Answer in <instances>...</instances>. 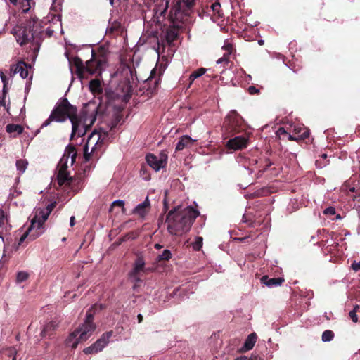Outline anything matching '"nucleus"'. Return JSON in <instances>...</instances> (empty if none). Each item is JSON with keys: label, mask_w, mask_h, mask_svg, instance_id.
<instances>
[{"label": "nucleus", "mask_w": 360, "mask_h": 360, "mask_svg": "<svg viewBox=\"0 0 360 360\" xmlns=\"http://www.w3.org/2000/svg\"><path fill=\"white\" fill-rule=\"evenodd\" d=\"M105 108L102 101L93 110L89 117L86 110H82L78 115V110L75 105H72L65 97L61 98L56 104L49 118L41 124V128L49 125L52 122H64L69 119L72 123V133L70 140L77 137H82L91 129L98 116L104 114Z\"/></svg>", "instance_id": "obj_1"}, {"label": "nucleus", "mask_w": 360, "mask_h": 360, "mask_svg": "<svg viewBox=\"0 0 360 360\" xmlns=\"http://www.w3.org/2000/svg\"><path fill=\"white\" fill-rule=\"evenodd\" d=\"M200 212L191 206L179 210L174 208L170 210L167 217V230L172 235L180 236L188 232Z\"/></svg>", "instance_id": "obj_2"}, {"label": "nucleus", "mask_w": 360, "mask_h": 360, "mask_svg": "<svg viewBox=\"0 0 360 360\" xmlns=\"http://www.w3.org/2000/svg\"><path fill=\"white\" fill-rule=\"evenodd\" d=\"M72 72L75 73L80 79H87L89 76H101L102 71L107 65V58L103 54L96 53L91 50V58L84 65L82 60L78 56L69 59Z\"/></svg>", "instance_id": "obj_3"}, {"label": "nucleus", "mask_w": 360, "mask_h": 360, "mask_svg": "<svg viewBox=\"0 0 360 360\" xmlns=\"http://www.w3.org/2000/svg\"><path fill=\"white\" fill-rule=\"evenodd\" d=\"M177 8V4H175L170 11V18L172 25L167 28L165 34L166 39L169 43H172L177 39L179 30L184 28L190 15L192 13L191 9L187 10L186 8Z\"/></svg>", "instance_id": "obj_4"}, {"label": "nucleus", "mask_w": 360, "mask_h": 360, "mask_svg": "<svg viewBox=\"0 0 360 360\" xmlns=\"http://www.w3.org/2000/svg\"><path fill=\"white\" fill-rule=\"evenodd\" d=\"M96 305L92 306L88 309L86 314V319L81 326L75 329L67 340V345L76 338V340L72 344L71 347L75 349L79 342L86 341L96 329V324L94 323V309Z\"/></svg>", "instance_id": "obj_5"}, {"label": "nucleus", "mask_w": 360, "mask_h": 360, "mask_svg": "<svg viewBox=\"0 0 360 360\" xmlns=\"http://www.w3.org/2000/svg\"><path fill=\"white\" fill-rule=\"evenodd\" d=\"M70 157L71 158L72 164H73L76 161L77 152L75 147L72 144H69L66 147L65 153L58 165V171L57 174V180L60 186L65 184L68 186H71L72 184L73 179L70 176L69 173L67 171L68 162Z\"/></svg>", "instance_id": "obj_6"}, {"label": "nucleus", "mask_w": 360, "mask_h": 360, "mask_svg": "<svg viewBox=\"0 0 360 360\" xmlns=\"http://www.w3.org/2000/svg\"><path fill=\"white\" fill-rule=\"evenodd\" d=\"M41 28L36 21L30 20L18 30V42L20 46L27 43L38 45L41 37Z\"/></svg>", "instance_id": "obj_7"}, {"label": "nucleus", "mask_w": 360, "mask_h": 360, "mask_svg": "<svg viewBox=\"0 0 360 360\" xmlns=\"http://www.w3.org/2000/svg\"><path fill=\"white\" fill-rule=\"evenodd\" d=\"M222 128L226 138H229L244 132L245 127L242 117L236 110H232L225 117Z\"/></svg>", "instance_id": "obj_8"}, {"label": "nucleus", "mask_w": 360, "mask_h": 360, "mask_svg": "<svg viewBox=\"0 0 360 360\" xmlns=\"http://www.w3.org/2000/svg\"><path fill=\"white\" fill-rule=\"evenodd\" d=\"M101 133L93 132L89 137L86 145L84 147V162H88L91 156V154H94L96 150L103 143L105 138L108 135V131H103Z\"/></svg>", "instance_id": "obj_9"}, {"label": "nucleus", "mask_w": 360, "mask_h": 360, "mask_svg": "<svg viewBox=\"0 0 360 360\" xmlns=\"http://www.w3.org/2000/svg\"><path fill=\"white\" fill-rule=\"evenodd\" d=\"M146 160L150 167L158 172L160 169L166 167L167 163V155L161 153L158 157L153 153H148L146 156Z\"/></svg>", "instance_id": "obj_10"}, {"label": "nucleus", "mask_w": 360, "mask_h": 360, "mask_svg": "<svg viewBox=\"0 0 360 360\" xmlns=\"http://www.w3.org/2000/svg\"><path fill=\"white\" fill-rule=\"evenodd\" d=\"M248 139L247 134L242 132L241 134L230 139L226 143V147L234 150H242L248 146Z\"/></svg>", "instance_id": "obj_11"}, {"label": "nucleus", "mask_w": 360, "mask_h": 360, "mask_svg": "<svg viewBox=\"0 0 360 360\" xmlns=\"http://www.w3.org/2000/svg\"><path fill=\"white\" fill-rule=\"evenodd\" d=\"M35 224L36 220L32 219L31 224L27 231L22 234V236L20 238L18 241V245H20L24 240L28 238L30 240H34L38 237H39L42 233L43 231H36L35 230Z\"/></svg>", "instance_id": "obj_12"}, {"label": "nucleus", "mask_w": 360, "mask_h": 360, "mask_svg": "<svg viewBox=\"0 0 360 360\" xmlns=\"http://www.w3.org/2000/svg\"><path fill=\"white\" fill-rule=\"evenodd\" d=\"M156 76L157 70L156 69H153L150 72L149 78L144 83V88H146V90L148 91H149L151 94L154 93L159 86L160 76L159 75L158 78Z\"/></svg>", "instance_id": "obj_13"}, {"label": "nucleus", "mask_w": 360, "mask_h": 360, "mask_svg": "<svg viewBox=\"0 0 360 360\" xmlns=\"http://www.w3.org/2000/svg\"><path fill=\"white\" fill-rule=\"evenodd\" d=\"M29 68H31L30 65L20 60L13 65L11 69L14 73H19L22 78L25 79L29 75Z\"/></svg>", "instance_id": "obj_14"}, {"label": "nucleus", "mask_w": 360, "mask_h": 360, "mask_svg": "<svg viewBox=\"0 0 360 360\" xmlns=\"http://www.w3.org/2000/svg\"><path fill=\"white\" fill-rule=\"evenodd\" d=\"M49 214L44 210H39L36 212V214L32 219L36 220L35 230L44 231V224L48 219Z\"/></svg>", "instance_id": "obj_15"}, {"label": "nucleus", "mask_w": 360, "mask_h": 360, "mask_svg": "<svg viewBox=\"0 0 360 360\" xmlns=\"http://www.w3.org/2000/svg\"><path fill=\"white\" fill-rule=\"evenodd\" d=\"M150 203L148 197H146L145 200L137 205L133 210V213L139 215L141 218H144L149 211Z\"/></svg>", "instance_id": "obj_16"}, {"label": "nucleus", "mask_w": 360, "mask_h": 360, "mask_svg": "<svg viewBox=\"0 0 360 360\" xmlns=\"http://www.w3.org/2000/svg\"><path fill=\"white\" fill-rule=\"evenodd\" d=\"M112 334V330L105 332L94 343L96 347V352H101L108 345Z\"/></svg>", "instance_id": "obj_17"}, {"label": "nucleus", "mask_w": 360, "mask_h": 360, "mask_svg": "<svg viewBox=\"0 0 360 360\" xmlns=\"http://www.w3.org/2000/svg\"><path fill=\"white\" fill-rule=\"evenodd\" d=\"M58 327V322L57 321H51L44 326L41 335L42 337H50L55 333Z\"/></svg>", "instance_id": "obj_18"}, {"label": "nucleus", "mask_w": 360, "mask_h": 360, "mask_svg": "<svg viewBox=\"0 0 360 360\" xmlns=\"http://www.w3.org/2000/svg\"><path fill=\"white\" fill-rule=\"evenodd\" d=\"M195 140H193L188 135L182 136L176 146V150L180 151L185 148L191 147Z\"/></svg>", "instance_id": "obj_19"}, {"label": "nucleus", "mask_w": 360, "mask_h": 360, "mask_svg": "<svg viewBox=\"0 0 360 360\" xmlns=\"http://www.w3.org/2000/svg\"><path fill=\"white\" fill-rule=\"evenodd\" d=\"M285 281L283 278H269L268 276H263L261 278V282L268 287H274L281 285Z\"/></svg>", "instance_id": "obj_20"}, {"label": "nucleus", "mask_w": 360, "mask_h": 360, "mask_svg": "<svg viewBox=\"0 0 360 360\" xmlns=\"http://www.w3.org/2000/svg\"><path fill=\"white\" fill-rule=\"evenodd\" d=\"M145 261L142 255H138L133 265V268L131 271L133 274H140L141 272L145 271Z\"/></svg>", "instance_id": "obj_21"}, {"label": "nucleus", "mask_w": 360, "mask_h": 360, "mask_svg": "<svg viewBox=\"0 0 360 360\" xmlns=\"http://www.w3.org/2000/svg\"><path fill=\"white\" fill-rule=\"evenodd\" d=\"M89 89L94 94L100 95L103 93L101 83L98 79H94L90 81Z\"/></svg>", "instance_id": "obj_22"}, {"label": "nucleus", "mask_w": 360, "mask_h": 360, "mask_svg": "<svg viewBox=\"0 0 360 360\" xmlns=\"http://www.w3.org/2000/svg\"><path fill=\"white\" fill-rule=\"evenodd\" d=\"M257 340V335L255 333L250 334L248 338L245 340L243 349L244 351H248L253 348Z\"/></svg>", "instance_id": "obj_23"}, {"label": "nucleus", "mask_w": 360, "mask_h": 360, "mask_svg": "<svg viewBox=\"0 0 360 360\" xmlns=\"http://www.w3.org/2000/svg\"><path fill=\"white\" fill-rule=\"evenodd\" d=\"M23 127L20 124H8L6 127V132L9 134H15L13 135V137H15L17 135L21 134L23 132Z\"/></svg>", "instance_id": "obj_24"}, {"label": "nucleus", "mask_w": 360, "mask_h": 360, "mask_svg": "<svg viewBox=\"0 0 360 360\" xmlns=\"http://www.w3.org/2000/svg\"><path fill=\"white\" fill-rule=\"evenodd\" d=\"M176 4H177L178 9L186 8L187 10L191 9V12H193V9L195 5V0H177Z\"/></svg>", "instance_id": "obj_25"}, {"label": "nucleus", "mask_w": 360, "mask_h": 360, "mask_svg": "<svg viewBox=\"0 0 360 360\" xmlns=\"http://www.w3.org/2000/svg\"><path fill=\"white\" fill-rule=\"evenodd\" d=\"M302 130H303V132L302 133V134L297 135L295 134V132H294L293 134H289L288 139L290 141H303V140L306 139L307 138H308L309 136V134H310L309 129H303Z\"/></svg>", "instance_id": "obj_26"}, {"label": "nucleus", "mask_w": 360, "mask_h": 360, "mask_svg": "<svg viewBox=\"0 0 360 360\" xmlns=\"http://www.w3.org/2000/svg\"><path fill=\"white\" fill-rule=\"evenodd\" d=\"M224 49L227 51V53H225L223 57H221L217 60V64H221V63H224L227 64L229 61V56L231 53L232 49H233L232 45L229 44L227 45H225V46H224Z\"/></svg>", "instance_id": "obj_27"}, {"label": "nucleus", "mask_w": 360, "mask_h": 360, "mask_svg": "<svg viewBox=\"0 0 360 360\" xmlns=\"http://www.w3.org/2000/svg\"><path fill=\"white\" fill-rule=\"evenodd\" d=\"M207 72V69L205 68H200L193 71L189 76L190 85L194 82L195 79L201 77Z\"/></svg>", "instance_id": "obj_28"}, {"label": "nucleus", "mask_w": 360, "mask_h": 360, "mask_svg": "<svg viewBox=\"0 0 360 360\" xmlns=\"http://www.w3.org/2000/svg\"><path fill=\"white\" fill-rule=\"evenodd\" d=\"M129 278L132 280V281L134 283L133 285V289L136 290V288L139 286V283L142 282V280L140 277V274H133V271H130L129 273Z\"/></svg>", "instance_id": "obj_29"}, {"label": "nucleus", "mask_w": 360, "mask_h": 360, "mask_svg": "<svg viewBox=\"0 0 360 360\" xmlns=\"http://www.w3.org/2000/svg\"><path fill=\"white\" fill-rule=\"evenodd\" d=\"M211 8L214 15H217L218 18L222 17V13L221 11V4L219 1H215L211 5Z\"/></svg>", "instance_id": "obj_30"}, {"label": "nucleus", "mask_w": 360, "mask_h": 360, "mask_svg": "<svg viewBox=\"0 0 360 360\" xmlns=\"http://www.w3.org/2000/svg\"><path fill=\"white\" fill-rule=\"evenodd\" d=\"M28 162L26 160L20 159L16 161V167L18 171L23 173L27 169Z\"/></svg>", "instance_id": "obj_31"}, {"label": "nucleus", "mask_w": 360, "mask_h": 360, "mask_svg": "<svg viewBox=\"0 0 360 360\" xmlns=\"http://www.w3.org/2000/svg\"><path fill=\"white\" fill-rule=\"evenodd\" d=\"M334 338V333L330 330H326L322 333L321 339L323 342L331 341Z\"/></svg>", "instance_id": "obj_32"}, {"label": "nucleus", "mask_w": 360, "mask_h": 360, "mask_svg": "<svg viewBox=\"0 0 360 360\" xmlns=\"http://www.w3.org/2000/svg\"><path fill=\"white\" fill-rule=\"evenodd\" d=\"M8 93V89H6V85H3L2 90H0V106H6V97Z\"/></svg>", "instance_id": "obj_33"}, {"label": "nucleus", "mask_w": 360, "mask_h": 360, "mask_svg": "<svg viewBox=\"0 0 360 360\" xmlns=\"http://www.w3.org/2000/svg\"><path fill=\"white\" fill-rule=\"evenodd\" d=\"M29 278V274L26 271H19L17 274L16 282L18 283L25 281Z\"/></svg>", "instance_id": "obj_34"}, {"label": "nucleus", "mask_w": 360, "mask_h": 360, "mask_svg": "<svg viewBox=\"0 0 360 360\" xmlns=\"http://www.w3.org/2000/svg\"><path fill=\"white\" fill-rule=\"evenodd\" d=\"M172 257V253L169 250H165L161 255H158L159 261H168Z\"/></svg>", "instance_id": "obj_35"}, {"label": "nucleus", "mask_w": 360, "mask_h": 360, "mask_svg": "<svg viewBox=\"0 0 360 360\" xmlns=\"http://www.w3.org/2000/svg\"><path fill=\"white\" fill-rule=\"evenodd\" d=\"M202 238L197 237L194 243H193V248L195 251H199L202 246Z\"/></svg>", "instance_id": "obj_36"}, {"label": "nucleus", "mask_w": 360, "mask_h": 360, "mask_svg": "<svg viewBox=\"0 0 360 360\" xmlns=\"http://www.w3.org/2000/svg\"><path fill=\"white\" fill-rule=\"evenodd\" d=\"M359 307L358 305L355 306L353 310H352L349 313V316L350 319L352 320L353 322L356 323L359 321L358 316L356 314L357 311L359 310Z\"/></svg>", "instance_id": "obj_37"}, {"label": "nucleus", "mask_w": 360, "mask_h": 360, "mask_svg": "<svg viewBox=\"0 0 360 360\" xmlns=\"http://www.w3.org/2000/svg\"><path fill=\"white\" fill-rule=\"evenodd\" d=\"M115 206H117V207H120L122 208V210L123 212H124V202L123 200H115L114 201L112 205H111V207H110V211L111 210L115 207Z\"/></svg>", "instance_id": "obj_38"}, {"label": "nucleus", "mask_w": 360, "mask_h": 360, "mask_svg": "<svg viewBox=\"0 0 360 360\" xmlns=\"http://www.w3.org/2000/svg\"><path fill=\"white\" fill-rule=\"evenodd\" d=\"M271 165H272V163L270 161V160L269 159H266L265 160V165H264V166L262 168H259V169L258 173L260 175H262V173H264L267 169V168H269Z\"/></svg>", "instance_id": "obj_39"}, {"label": "nucleus", "mask_w": 360, "mask_h": 360, "mask_svg": "<svg viewBox=\"0 0 360 360\" xmlns=\"http://www.w3.org/2000/svg\"><path fill=\"white\" fill-rule=\"evenodd\" d=\"M84 352L86 354H91L97 353L98 352H96V347H95L94 344H93L91 346L86 347L84 349Z\"/></svg>", "instance_id": "obj_40"}, {"label": "nucleus", "mask_w": 360, "mask_h": 360, "mask_svg": "<svg viewBox=\"0 0 360 360\" xmlns=\"http://www.w3.org/2000/svg\"><path fill=\"white\" fill-rule=\"evenodd\" d=\"M323 214L328 216L335 214V209L333 207H328L324 210Z\"/></svg>", "instance_id": "obj_41"}, {"label": "nucleus", "mask_w": 360, "mask_h": 360, "mask_svg": "<svg viewBox=\"0 0 360 360\" xmlns=\"http://www.w3.org/2000/svg\"><path fill=\"white\" fill-rule=\"evenodd\" d=\"M16 350L15 349L11 348L7 350V354L8 356H13L12 360H16Z\"/></svg>", "instance_id": "obj_42"}, {"label": "nucleus", "mask_w": 360, "mask_h": 360, "mask_svg": "<svg viewBox=\"0 0 360 360\" xmlns=\"http://www.w3.org/2000/svg\"><path fill=\"white\" fill-rule=\"evenodd\" d=\"M248 91L249 94L251 95H254V94H258L259 92V90L254 86H249L248 89Z\"/></svg>", "instance_id": "obj_43"}, {"label": "nucleus", "mask_w": 360, "mask_h": 360, "mask_svg": "<svg viewBox=\"0 0 360 360\" xmlns=\"http://www.w3.org/2000/svg\"><path fill=\"white\" fill-rule=\"evenodd\" d=\"M119 122L120 118L118 117H116L115 119L111 122L110 131H112L113 129H115L117 127Z\"/></svg>", "instance_id": "obj_44"}, {"label": "nucleus", "mask_w": 360, "mask_h": 360, "mask_svg": "<svg viewBox=\"0 0 360 360\" xmlns=\"http://www.w3.org/2000/svg\"><path fill=\"white\" fill-rule=\"evenodd\" d=\"M56 206V203H51V204H49L46 207V210H44V211H46V212L49 214H50V213L52 212V210L54 209Z\"/></svg>", "instance_id": "obj_45"}, {"label": "nucleus", "mask_w": 360, "mask_h": 360, "mask_svg": "<svg viewBox=\"0 0 360 360\" xmlns=\"http://www.w3.org/2000/svg\"><path fill=\"white\" fill-rule=\"evenodd\" d=\"M5 214L4 212L0 209V227H1L4 224Z\"/></svg>", "instance_id": "obj_46"}, {"label": "nucleus", "mask_w": 360, "mask_h": 360, "mask_svg": "<svg viewBox=\"0 0 360 360\" xmlns=\"http://www.w3.org/2000/svg\"><path fill=\"white\" fill-rule=\"evenodd\" d=\"M357 194H354L352 196L354 201H357L358 202H360V190L357 191ZM360 207V205H359Z\"/></svg>", "instance_id": "obj_47"}, {"label": "nucleus", "mask_w": 360, "mask_h": 360, "mask_svg": "<svg viewBox=\"0 0 360 360\" xmlns=\"http://www.w3.org/2000/svg\"><path fill=\"white\" fill-rule=\"evenodd\" d=\"M352 268L354 270V271H359L360 270V261L359 262H354L352 264Z\"/></svg>", "instance_id": "obj_48"}, {"label": "nucleus", "mask_w": 360, "mask_h": 360, "mask_svg": "<svg viewBox=\"0 0 360 360\" xmlns=\"http://www.w3.org/2000/svg\"><path fill=\"white\" fill-rule=\"evenodd\" d=\"M303 129H307L306 127H295L294 129V132H295V134L297 135L298 134H302V133L303 132Z\"/></svg>", "instance_id": "obj_49"}, {"label": "nucleus", "mask_w": 360, "mask_h": 360, "mask_svg": "<svg viewBox=\"0 0 360 360\" xmlns=\"http://www.w3.org/2000/svg\"><path fill=\"white\" fill-rule=\"evenodd\" d=\"M360 190V188H356L354 186H349V191L352 193H354L355 194H357V191Z\"/></svg>", "instance_id": "obj_50"}, {"label": "nucleus", "mask_w": 360, "mask_h": 360, "mask_svg": "<svg viewBox=\"0 0 360 360\" xmlns=\"http://www.w3.org/2000/svg\"><path fill=\"white\" fill-rule=\"evenodd\" d=\"M277 133L278 135L288 134L287 131L283 127H280Z\"/></svg>", "instance_id": "obj_51"}, {"label": "nucleus", "mask_w": 360, "mask_h": 360, "mask_svg": "<svg viewBox=\"0 0 360 360\" xmlns=\"http://www.w3.org/2000/svg\"><path fill=\"white\" fill-rule=\"evenodd\" d=\"M248 360H261V357L257 355L252 354V356L248 358Z\"/></svg>", "instance_id": "obj_52"}, {"label": "nucleus", "mask_w": 360, "mask_h": 360, "mask_svg": "<svg viewBox=\"0 0 360 360\" xmlns=\"http://www.w3.org/2000/svg\"><path fill=\"white\" fill-rule=\"evenodd\" d=\"M75 224V217L74 216H72L70 219V226H74Z\"/></svg>", "instance_id": "obj_53"}, {"label": "nucleus", "mask_w": 360, "mask_h": 360, "mask_svg": "<svg viewBox=\"0 0 360 360\" xmlns=\"http://www.w3.org/2000/svg\"><path fill=\"white\" fill-rule=\"evenodd\" d=\"M1 79H2V82L4 83V85L5 84L6 86V84H7V79H6V77L5 75H2L1 76ZM6 89H7V87L6 86Z\"/></svg>", "instance_id": "obj_54"}, {"label": "nucleus", "mask_w": 360, "mask_h": 360, "mask_svg": "<svg viewBox=\"0 0 360 360\" xmlns=\"http://www.w3.org/2000/svg\"><path fill=\"white\" fill-rule=\"evenodd\" d=\"M233 360H248V358L245 356L238 357Z\"/></svg>", "instance_id": "obj_55"}, {"label": "nucleus", "mask_w": 360, "mask_h": 360, "mask_svg": "<svg viewBox=\"0 0 360 360\" xmlns=\"http://www.w3.org/2000/svg\"><path fill=\"white\" fill-rule=\"evenodd\" d=\"M137 319L139 323H141L143 321V316L141 314H138Z\"/></svg>", "instance_id": "obj_56"}, {"label": "nucleus", "mask_w": 360, "mask_h": 360, "mask_svg": "<svg viewBox=\"0 0 360 360\" xmlns=\"http://www.w3.org/2000/svg\"><path fill=\"white\" fill-rule=\"evenodd\" d=\"M154 247H155V249L160 250V249H161L162 248V245H161L159 243H156Z\"/></svg>", "instance_id": "obj_57"}, {"label": "nucleus", "mask_w": 360, "mask_h": 360, "mask_svg": "<svg viewBox=\"0 0 360 360\" xmlns=\"http://www.w3.org/2000/svg\"><path fill=\"white\" fill-rule=\"evenodd\" d=\"M11 4L16 6L18 4V0H9Z\"/></svg>", "instance_id": "obj_58"}, {"label": "nucleus", "mask_w": 360, "mask_h": 360, "mask_svg": "<svg viewBox=\"0 0 360 360\" xmlns=\"http://www.w3.org/2000/svg\"><path fill=\"white\" fill-rule=\"evenodd\" d=\"M341 219V216H340V214H338L335 216V218H334L333 219Z\"/></svg>", "instance_id": "obj_59"}, {"label": "nucleus", "mask_w": 360, "mask_h": 360, "mask_svg": "<svg viewBox=\"0 0 360 360\" xmlns=\"http://www.w3.org/2000/svg\"><path fill=\"white\" fill-rule=\"evenodd\" d=\"M145 171H146L145 168L143 167V168L141 169V173H142V172L145 173Z\"/></svg>", "instance_id": "obj_60"}, {"label": "nucleus", "mask_w": 360, "mask_h": 360, "mask_svg": "<svg viewBox=\"0 0 360 360\" xmlns=\"http://www.w3.org/2000/svg\"><path fill=\"white\" fill-rule=\"evenodd\" d=\"M325 242L323 240H321V242H320V245H325Z\"/></svg>", "instance_id": "obj_61"}, {"label": "nucleus", "mask_w": 360, "mask_h": 360, "mask_svg": "<svg viewBox=\"0 0 360 360\" xmlns=\"http://www.w3.org/2000/svg\"><path fill=\"white\" fill-rule=\"evenodd\" d=\"M326 251H327L328 252H330L331 248H330V249L328 250V247H327V248H326Z\"/></svg>", "instance_id": "obj_62"}, {"label": "nucleus", "mask_w": 360, "mask_h": 360, "mask_svg": "<svg viewBox=\"0 0 360 360\" xmlns=\"http://www.w3.org/2000/svg\"><path fill=\"white\" fill-rule=\"evenodd\" d=\"M110 4L112 6V5H113V4H114V0H110Z\"/></svg>", "instance_id": "obj_63"}, {"label": "nucleus", "mask_w": 360, "mask_h": 360, "mask_svg": "<svg viewBox=\"0 0 360 360\" xmlns=\"http://www.w3.org/2000/svg\"><path fill=\"white\" fill-rule=\"evenodd\" d=\"M252 162H253L255 164H257V160H255V159H254V160H252Z\"/></svg>", "instance_id": "obj_64"}]
</instances>
